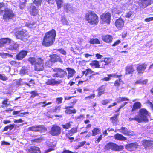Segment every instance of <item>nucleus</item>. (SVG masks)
I'll use <instances>...</instances> for the list:
<instances>
[{
  "label": "nucleus",
  "mask_w": 153,
  "mask_h": 153,
  "mask_svg": "<svg viewBox=\"0 0 153 153\" xmlns=\"http://www.w3.org/2000/svg\"><path fill=\"white\" fill-rule=\"evenodd\" d=\"M11 40L8 38H3L0 39V47L3 46L4 45L9 44Z\"/></svg>",
  "instance_id": "obj_26"
},
{
  "label": "nucleus",
  "mask_w": 153,
  "mask_h": 153,
  "mask_svg": "<svg viewBox=\"0 0 153 153\" xmlns=\"http://www.w3.org/2000/svg\"><path fill=\"white\" fill-rule=\"evenodd\" d=\"M27 51L22 50L19 52L16 55V58L18 60H20L25 58L27 54Z\"/></svg>",
  "instance_id": "obj_17"
},
{
  "label": "nucleus",
  "mask_w": 153,
  "mask_h": 153,
  "mask_svg": "<svg viewBox=\"0 0 153 153\" xmlns=\"http://www.w3.org/2000/svg\"><path fill=\"white\" fill-rule=\"evenodd\" d=\"M134 146V143H132L127 144L126 145L125 147L126 149L130 151H131L133 149Z\"/></svg>",
  "instance_id": "obj_48"
},
{
  "label": "nucleus",
  "mask_w": 153,
  "mask_h": 153,
  "mask_svg": "<svg viewBox=\"0 0 153 153\" xmlns=\"http://www.w3.org/2000/svg\"><path fill=\"white\" fill-rule=\"evenodd\" d=\"M44 69V60L41 58H38L34 65V70L37 71H41Z\"/></svg>",
  "instance_id": "obj_10"
},
{
  "label": "nucleus",
  "mask_w": 153,
  "mask_h": 153,
  "mask_svg": "<svg viewBox=\"0 0 153 153\" xmlns=\"http://www.w3.org/2000/svg\"><path fill=\"white\" fill-rule=\"evenodd\" d=\"M30 93L31 94L30 98H34L35 97L38 96L39 94L35 91H30Z\"/></svg>",
  "instance_id": "obj_51"
},
{
  "label": "nucleus",
  "mask_w": 153,
  "mask_h": 153,
  "mask_svg": "<svg viewBox=\"0 0 153 153\" xmlns=\"http://www.w3.org/2000/svg\"><path fill=\"white\" fill-rule=\"evenodd\" d=\"M85 19L90 25H95L99 22L98 15L94 11H89L85 14Z\"/></svg>",
  "instance_id": "obj_3"
},
{
  "label": "nucleus",
  "mask_w": 153,
  "mask_h": 153,
  "mask_svg": "<svg viewBox=\"0 0 153 153\" xmlns=\"http://www.w3.org/2000/svg\"><path fill=\"white\" fill-rule=\"evenodd\" d=\"M61 108L60 105L56 106L53 109L52 111L53 112L55 113L59 112L61 110Z\"/></svg>",
  "instance_id": "obj_47"
},
{
  "label": "nucleus",
  "mask_w": 153,
  "mask_h": 153,
  "mask_svg": "<svg viewBox=\"0 0 153 153\" xmlns=\"http://www.w3.org/2000/svg\"><path fill=\"white\" fill-rule=\"evenodd\" d=\"M56 51L59 52L61 54L64 55H65L66 54V52L62 48L56 49Z\"/></svg>",
  "instance_id": "obj_56"
},
{
  "label": "nucleus",
  "mask_w": 153,
  "mask_h": 153,
  "mask_svg": "<svg viewBox=\"0 0 153 153\" xmlns=\"http://www.w3.org/2000/svg\"><path fill=\"white\" fill-rule=\"evenodd\" d=\"M72 122H69L66 123L64 124H62V128L65 130L68 129L70 128L71 126V123Z\"/></svg>",
  "instance_id": "obj_42"
},
{
  "label": "nucleus",
  "mask_w": 153,
  "mask_h": 153,
  "mask_svg": "<svg viewBox=\"0 0 153 153\" xmlns=\"http://www.w3.org/2000/svg\"><path fill=\"white\" fill-rule=\"evenodd\" d=\"M66 69L68 73V75L67 76V78L69 79L70 78L73 76L76 72L75 70L70 68H67Z\"/></svg>",
  "instance_id": "obj_28"
},
{
  "label": "nucleus",
  "mask_w": 153,
  "mask_h": 153,
  "mask_svg": "<svg viewBox=\"0 0 153 153\" xmlns=\"http://www.w3.org/2000/svg\"><path fill=\"white\" fill-rule=\"evenodd\" d=\"M14 34L17 38L22 40L26 39L28 35V33L27 31L23 29L16 31Z\"/></svg>",
  "instance_id": "obj_8"
},
{
  "label": "nucleus",
  "mask_w": 153,
  "mask_h": 153,
  "mask_svg": "<svg viewBox=\"0 0 153 153\" xmlns=\"http://www.w3.org/2000/svg\"><path fill=\"white\" fill-rule=\"evenodd\" d=\"M37 59H35V58L33 57H30L29 58V61L32 64H34L36 63Z\"/></svg>",
  "instance_id": "obj_54"
},
{
  "label": "nucleus",
  "mask_w": 153,
  "mask_h": 153,
  "mask_svg": "<svg viewBox=\"0 0 153 153\" xmlns=\"http://www.w3.org/2000/svg\"><path fill=\"white\" fill-rule=\"evenodd\" d=\"M9 99L6 98L4 99L2 102L1 107L2 108L7 107L9 105V104H8L7 102L8 101Z\"/></svg>",
  "instance_id": "obj_40"
},
{
  "label": "nucleus",
  "mask_w": 153,
  "mask_h": 153,
  "mask_svg": "<svg viewBox=\"0 0 153 153\" xmlns=\"http://www.w3.org/2000/svg\"><path fill=\"white\" fill-rule=\"evenodd\" d=\"M62 82L61 80H57L55 78H51L47 79L45 84L47 85L54 86H57Z\"/></svg>",
  "instance_id": "obj_15"
},
{
  "label": "nucleus",
  "mask_w": 153,
  "mask_h": 153,
  "mask_svg": "<svg viewBox=\"0 0 153 153\" xmlns=\"http://www.w3.org/2000/svg\"><path fill=\"white\" fill-rule=\"evenodd\" d=\"M43 140L42 138L40 137L35 139H34L32 140L31 141L32 142L34 143H39Z\"/></svg>",
  "instance_id": "obj_55"
},
{
  "label": "nucleus",
  "mask_w": 153,
  "mask_h": 153,
  "mask_svg": "<svg viewBox=\"0 0 153 153\" xmlns=\"http://www.w3.org/2000/svg\"><path fill=\"white\" fill-rule=\"evenodd\" d=\"M149 113L147 110L145 108L140 109L138 112V115L134 117V120L138 123L145 122L147 123L149 121L148 117Z\"/></svg>",
  "instance_id": "obj_4"
},
{
  "label": "nucleus",
  "mask_w": 153,
  "mask_h": 153,
  "mask_svg": "<svg viewBox=\"0 0 153 153\" xmlns=\"http://www.w3.org/2000/svg\"><path fill=\"white\" fill-rule=\"evenodd\" d=\"M125 22L124 19L121 17H120L115 20L114 24L117 29L120 30L124 27Z\"/></svg>",
  "instance_id": "obj_16"
},
{
  "label": "nucleus",
  "mask_w": 153,
  "mask_h": 153,
  "mask_svg": "<svg viewBox=\"0 0 153 153\" xmlns=\"http://www.w3.org/2000/svg\"><path fill=\"white\" fill-rule=\"evenodd\" d=\"M100 131V129L99 128H94L92 130L91 133V132L89 133V134L86 135L88 137H91L94 136H95L98 134Z\"/></svg>",
  "instance_id": "obj_27"
},
{
  "label": "nucleus",
  "mask_w": 153,
  "mask_h": 153,
  "mask_svg": "<svg viewBox=\"0 0 153 153\" xmlns=\"http://www.w3.org/2000/svg\"><path fill=\"white\" fill-rule=\"evenodd\" d=\"M121 83H122V84L124 83L123 81L121 79L119 78L118 79L115 80L114 83V85L116 87H119Z\"/></svg>",
  "instance_id": "obj_39"
},
{
  "label": "nucleus",
  "mask_w": 153,
  "mask_h": 153,
  "mask_svg": "<svg viewBox=\"0 0 153 153\" xmlns=\"http://www.w3.org/2000/svg\"><path fill=\"white\" fill-rule=\"evenodd\" d=\"M119 114V113L115 114L113 116L110 117V120L112 123L115 125L117 124L118 121V117Z\"/></svg>",
  "instance_id": "obj_30"
},
{
  "label": "nucleus",
  "mask_w": 153,
  "mask_h": 153,
  "mask_svg": "<svg viewBox=\"0 0 153 153\" xmlns=\"http://www.w3.org/2000/svg\"><path fill=\"white\" fill-rule=\"evenodd\" d=\"M104 149L105 150H111L114 151H119L123 150L124 147L122 145H119L116 143L109 142L106 144Z\"/></svg>",
  "instance_id": "obj_6"
},
{
  "label": "nucleus",
  "mask_w": 153,
  "mask_h": 153,
  "mask_svg": "<svg viewBox=\"0 0 153 153\" xmlns=\"http://www.w3.org/2000/svg\"><path fill=\"white\" fill-rule=\"evenodd\" d=\"M132 14L133 12L130 11L126 13V14L125 15V17L127 18H129L132 15Z\"/></svg>",
  "instance_id": "obj_61"
},
{
  "label": "nucleus",
  "mask_w": 153,
  "mask_h": 153,
  "mask_svg": "<svg viewBox=\"0 0 153 153\" xmlns=\"http://www.w3.org/2000/svg\"><path fill=\"white\" fill-rule=\"evenodd\" d=\"M114 138L115 140L119 141H125L127 140L126 137L119 133H117L114 135Z\"/></svg>",
  "instance_id": "obj_31"
},
{
  "label": "nucleus",
  "mask_w": 153,
  "mask_h": 153,
  "mask_svg": "<svg viewBox=\"0 0 153 153\" xmlns=\"http://www.w3.org/2000/svg\"><path fill=\"white\" fill-rule=\"evenodd\" d=\"M61 128L59 126L53 125H52L49 131L50 134L53 136H58L61 134Z\"/></svg>",
  "instance_id": "obj_9"
},
{
  "label": "nucleus",
  "mask_w": 153,
  "mask_h": 153,
  "mask_svg": "<svg viewBox=\"0 0 153 153\" xmlns=\"http://www.w3.org/2000/svg\"><path fill=\"white\" fill-rule=\"evenodd\" d=\"M109 103V100L108 99H104L101 101V104L102 105H106Z\"/></svg>",
  "instance_id": "obj_60"
},
{
  "label": "nucleus",
  "mask_w": 153,
  "mask_h": 153,
  "mask_svg": "<svg viewBox=\"0 0 153 153\" xmlns=\"http://www.w3.org/2000/svg\"><path fill=\"white\" fill-rule=\"evenodd\" d=\"M95 94H93L91 95H89L88 96L85 97V100H87L88 98L89 99H92L94 98L95 97Z\"/></svg>",
  "instance_id": "obj_63"
},
{
  "label": "nucleus",
  "mask_w": 153,
  "mask_h": 153,
  "mask_svg": "<svg viewBox=\"0 0 153 153\" xmlns=\"http://www.w3.org/2000/svg\"><path fill=\"white\" fill-rule=\"evenodd\" d=\"M27 69L25 67H23L20 71V74L22 75H24L27 73Z\"/></svg>",
  "instance_id": "obj_49"
},
{
  "label": "nucleus",
  "mask_w": 153,
  "mask_h": 153,
  "mask_svg": "<svg viewBox=\"0 0 153 153\" xmlns=\"http://www.w3.org/2000/svg\"><path fill=\"white\" fill-rule=\"evenodd\" d=\"M22 79H20L16 81L15 85L16 86V87H19V86L22 85L23 84V83H22ZM24 84L27 85L30 87H31V85L30 84L27 82L24 83Z\"/></svg>",
  "instance_id": "obj_35"
},
{
  "label": "nucleus",
  "mask_w": 153,
  "mask_h": 153,
  "mask_svg": "<svg viewBox=\"0 0 153 153\" xmlns=\"http://www.w3.org/2000/svg\"><path fill=\"white\" fill-rule=\"evenodd\" d=\"M50 59L47 61L45 65L48 67H50L53 65L55 63L59 62L62 63L63 61L60 56L56 54H53L49 56Z\"/></svg>",
  "instance_id": "obj_5"
},
{
  "label": "nucleus",
  "mask_w": 153,
  "mask_h": 153,
  "mask_svg": "<svg viewBox=\"0 0 153 153\" xmlns=\"http://www.w3.org/2000/svg\"><path fill=\"white\" fill-rule=\"evenodd\" d=\"M56 35V31L53 29L46 32L45 33L42 42V45L46 47L51 46L54 43Z\"/></svg>",
  "instance_id": "obj_1"
},
{
  "label": "nucleus",
  "mask_w": 153,
  "mask_h": 153,
  "mask_svg": "<svg viewBox=\"0 0 153 153\" xmlns=\"http://www.w3.org/2000/svg\"><path fill=\"white\" fill-rule=\"evenodd\" d=\"M46 128L42 125H38L32 126L28 128V130L34 132H42L46 131Z\"/></svg>",
  "instance_id": "obj_11"
},
{
  "label": "nucleus",
  "mask_w": 153,
  "mask_h": 153,
  "mask_svg": "<svg viewBox=\"0 0 153 153\" xmlns=\"http://www.w3.org/2000/svg\"><path fill=\"white\" fill-rule=\"evenodd\" d=\"M29 8V12L31 16H35L38 14L39 10L35 6H30Z\"/></svg>",
  "instance_id": "obj_21"
},
{
  "label": "nucleus",
  "mask_w": 153,
  "mask_h": 153,
  "mask_svg": "<svg viewBox=\"0 0 153 153\" xmlns=\"http://www.w3.org/2000/svg\"><path fill=\"white\" fill-rule=\"evenodd\" d=\"M52 103V102H49L48 103H46L45 101H44L43 102H41L39 103V104H43V105H42V107H45L47 105H48L51 104Z\"/></svg>",
  "instance_id": "obj_53"
},
{
  "label": "nucleus",
  "mask_w": 153,
  "mask_h": 153,
  "mask_svg": "<svg viewBox=\"0 0 153 153\" xmlns=\"http://www.w3.org/2000/svg\"><path fill=\"white\" fill-rule=\"evenodd\" d=\"M36 23V22H30L26 23V26L28 27L29 28H34L36 26L35 25Z\"/></svg>",
  "instance_id": "obj_41"
},
{
  "label": "nucleus",
  "mask_w": 153,
  "mask_h": 153,
  "mask_svg": "<svg viewBox=\"0 0 153 153\" xmlns=\"http://www.w3.org/2000/svg\"><path fill=\"white\" fill-rule=\"evenodd\" d=\"M101 62H105V65H111V63H113V59L111 57H105Z\"/></svg>",
  "instance_id": "obj_29"
},
{
  "label": "nucleus",
  "mask_w": 153,
  "mask_h": 153,
  "mask_svg": "<svg viewBox=\"0 0 153 153\" xmlns=\"http://www.w3.org/2000/svg\"><path fill=\"white\" fill-rule=\"evenodd\" d=\"M61 21L63 25H68V22L65 17H62L61 19Z\"/></svg>",
  "instance_id": "obj_52"
},
{
  "label": "nucleus",
  "mask_w": 153,
  "mask_h": 153,
  "mask_svg": "<svg viewBox=\"0 0 153 153\" xmlns=\"http://www.w3.org/2000/svg\"><path fill=\"white\" fill-rule=\"evenodd\" d=\"M147 65L145 63L139 64L136 68V69L139 74H142L144 72L146 68Z\"/></svg>",
  "instance_id": "obj_19"
},
{
  "label": "nucleus",
  "mask_w": 153,
  "mask_h": 153,
  "mask_svg": "<svg viewBox=\"0 0 153 153\" xmlns=\"http://www.w3.org/2000/svg\"><path fill=\"white\" fill-rule=\"evenodd\" d=\"M148 80L147 79H145L142 80L141 79L138 80H137L134 82V84L136 85H146L148 82Z\"/></svg>",
  "instance_id": "obj_34"
},
{
  "label": "nucleus",
  "mask_w": 153,
  "mask_h": 153,
  "mask_svg": "<svg viewBox=\"0 0 153 153\" xmlns=\"http://www.w3.org/2000/svg\"><path fill=\"white\" fill-rule=\"evenodd\" d=\"M63 98L62 97H59L56 98V102L58 104H60L62 103L63 100Z\"/></svg>",
  "instance_id": "obj_58"
},
{
  "label": "nucleus",
  "mask_w": 153,
  "mask_h": 153,
  "mask_svg": "<svg viewBox=\"0 0 153 153\" xmlns=\"http://www.w3.org/2000/svg\"><path fill=\"white\" fill-rule=\"evenodd\" d=\"M116 100L117 101L116 102L117 103H119L123 101H128L129 99L127 97H119L116 99Z\"/></svg>",
  "instance_id": "obj_36"
},
{
  "label": "nucleus",
  "mask_w": 153,
  "mask_h": 153,
  "mask_svg": "<svg viewBox=\"0 0 153 153\" xmlns=\"http://www.w3.org/2000/svg\"><path fill=\"white\" fill-rule=\"evenodd\" d=\"M0 56L2 58L5 59L7 57L10 58H13V55L7 53H4L3 52L0 53Z\"/></svg>",
  "instance_id": "obj_37"
},
{
  "label": "nucleus",
  "mask_w": 153,
  "mask_h": 153,
  "mask_svg": "<svg viewBox=\"0 0 153 153\" xmlns=\"http://www.w3.org/2000/svg\"><path fill=\"white\" fill-rule=\"evenodd\" d=\"M28 152L30 153H41V152L39 147L33 146L30 147L28 149Z\"/></svg>",
  "instance_id": "obj_23"
},
{
  "label": "nucleus",
  "mask_w": 153,
  "mask_h": 153,
  "mask_svg": "<svg viewBox=\"0 0 153 153\" xmlns=\"http://www.w3.org/2000/svg\"><path fill=\"white\" fill-rule=\"evenodd\" d=\"M18 48V45L16 44H14L13 45H10L9 47V49L12 51L17 50Z\"/></svg>",
  "instance_id": "obj_43"
},
{
  "label": "nucleus",
  "mask_w": 153,
  "mask_h": 153,
  "mask_svg": "<svg viewBox=\"0 0 153 153\" xmlns=\"http://www.w3.org/2000/svg\"><path fill=\"white\" fill-rule=\"evenodd\" d=\"M89 65L93 68H101L99 61L96 60L91 61Z\"/></svg>",
  "instance_id": "obj_24"
},
{
  "label": "nucleus",
  "mask_w": 153,
  "mask_h": 153,
  "mask_svg": "<svg viewBox=\"0 0 153 153\" xmlns=\"http://www.w3.org/2000/svg\"><path fill=\"white\" fill-rule=\"evenodd\" d=\"M111 15L109 12H105L100 16L101 20L107 24H109L111 20Z\"/></svg>",
  "instance_id": "obj_14"
},
{
  "label": "nucleus",
  "mask_w": 153,
  "mask_h": 153,
  "mask_svg": "<svg viewBox=\"0 0 153 153\" xmlns=\"http://www.w3.org/2000/svg\"><path fill=\"white\" fill-rule=\"evenodd\" d=\"M82 74L81 77L83 76L84 75H85V76H87L89 74H91L90 76V77L95 78L94 76L97 75H99V72H95L93 71L90 68H88L85 70L83 71H82ZM81 77L79 76L76 77V78H78Z\"/></svg>",
  "instance_id": "obj_13"
},
{
  "label": "nucleus",
  "mask_w": 153,
  "mask_h": 153,
  "mask_svg": "<svg viewBox=\"0 0 153 153\" xmlns=\"http://www.w3.org/2000/svg\"><path fill=\"white\" fill-rule=\"evenodd\" d=\"M5 7V4L0 2V15H1L4 12L3 15V19L5 21H8L13 19L15 17V14L13 11L11 9L7 8L4 10L3 9Z\"/></svg>",
  "instance_id": "obj_2"
},
{
  "label": "nucleus",
  "mask_w": 153,
  "mask_h": 153,
  "mask_svg": "<svg viewBox=\"0 0 153 153\" xmlns=\"http://www.w3.org/2000/svg\"><path fill=\"white\" fill-rule=\"evenodd\" d=\"M142 145L146 149L151 147L153 145V141L147 140L143 141Z\"/></svg>",
  "instance_id": "obj_22"
},
{
  "label": "nucleus",
  "mask_w": 153,
  "mask_h": 153,
  "mask_svg": "<svg viewBox=\"0 0 153 153\" xmlns=\"http://www.w3.org/2000/svg\"><path fill=\"white\" fill-rule=\"evenodd\" d=\"M73 108V106H66L65 108V112L68 114H75L76 113V110L74 108L71 109V108Z\"/></svg>",
  "instance_id": "obj_25"
},
{
  "label": "nucleus",
  "mask_w": 153,
  "mask_h": 153,
  "mask_svg": "<svg viewBox=\"0 0 153 153\" xmlns=\"http://www.w3.org/2000/svg\"><path fill=\"white\" fill-rule=\"evenodd\" d=\"M108 77H105L102 79V80L103 81H110L111 79V78L109 75V74H108L107 75Z\"/></svg>",
  "instance_id": "obj_62"
},
{
  "label": "nucleus",
  "mask_w": 153,
  "mask_h": 153,
  "mask_svg": "<svg viewBox=\"0 0 153 153\" xmlns=\"http://www.w3.org/2000/svg\"><path fill=\"white\" fill-rule=\"evenodd\" d=\"M78 153L77 152H73L69 150H64L62 153Z\"/></svg>",
  "instance_id": "obj_64"
},
{
  "label": "nucleus",
  "mask_w": 153,
  "mask_h": 153,
  "mask_svg": "<svg viewBox=\"0 0 153 153\" xmlns=\"http://www.w3.org/2000/svg\"><path fill=\"white\" fill-rule=\"evenodd\" d=\"M43 0H34L33 2L36 6H40Z\"/></svg>",
  "instance_id": "obj_46"
},
{
  "label": "nucleus",
  "mask_w": 153,
  "mask_h": 153,
  "mask_svg": "<svg viewBox=\"0 0 153 153\" xmlns=\"http://www.w3.org/2000/svg\"><path fill=\"white\" fill-rule=\"evenodd\" d=\"M56 4L57 9H59L61 8L62 6V4L63 3V0H55ZM47 1L48 4H53L54 3V0H47Z\"/></svg>",
  "instance_id": "obj_20"
},
{
  "label": "nucleus",
  "mask_w": 153,
  "mask_h": 153,
  "mask_svg": "<svg viewBox=\"0 0 153 153\" xmlns=\"http://www.w3.org/2000/svg\"><path fill=\"white\" fill-rule=\"evenodd\" d=\"M89 43L92 44H100V40L97 38L91 39L89 41Z\"/></svg>",
  "instance_id": "obj_38"
},
{
  "label": "nucleus",
  "mask_w": 153,
  "mask_h": 153,
  "mask_svg": "<svg viewBox=\"0 0 153 153\" xmlns=\"http://www.w3.org/2000/svg\"><path fill=\"white\" fill-rule=\"evenodd\" d=\"M121 42L120 40H117L114 42L111 45L113 47H115L118 45Z\"/></svg>",
  "instance_id": "obj_59"
},
{
  "label": "nucleus",
  "mask_w": 153,
  "mask_h": 153,
  "mask_svg": "<svg viewBox=\"0 0 153 153\" xmlns=\"http://www.w3.org/2000/svg\"><path fill=\"white\" fill-rule=\"evenodd\" d=\"M120 130L122 131V134L127 136L133 135V133L130 131H128L127 128L123 127H121Z\"/></svg>",
  "instance_id": "obj_33"
},
{
  "label": "nucleus",
  "mask_w": 153,
  "mask_h": 153,
  "mask_svg": "<svg viewBox=\"0 0 153 153\" xmlns=\"http://www.w3.org/2000/svg\"><path fill=\"white\" fill-rule=\"evenodd\" d=\"M78 128L77 127H73L69 130L67 133L66 134V137L68 140H71V142H73V140L74 139V137H71V136L77 132Z\"/></svg>",
  "instance_id": "obj_12"
},
{
  "label": "nucleus",
  "mask_w": 153,
  "mask_h": 153,
  "mask_svg": "<svg viewBox=\"0 0 153 153\" xmlns=\"http://www.w3.org/2000/svg\"><path fill=\"white\" fill-rule=\"evenodd\" d=\"M98 91H100L103 92H105V88L104 85H102L98 89Z\"/></svg>",
  "instance_id": "obj_57"
},
{
  "label": "nucleus",
  "mask_w": 153,
  "mask_h": 153,
  "mask_svg": "<svg viewBox=\"0 0 153 153\" xmlns=\"http://www.w3.org/2000/svg\"><path fill=\"white\" fill-rule=\"evenodd\" d=\"M53 71L56 72L52 75L54 77L64 78L67 75L66 71L60 68H55L53 69Z\"/></svg>",
  "instance_id": "obj_7"
},
{
  "label": "nucleus",
  "mask_w": 153,
  "mask_h": 153,
  "mask_svg": "<svg viewBox=\"0 0 153 153\" xmlns=\"http://www.w3.org/2000/svg\"><path fill=\"white\" fill-rule=\"evenodd\" d=\"M141 106V104L139 102H134V110L140 109Z\"/></svg>",
  "instance_id": "obj_50"
},
{
  "label": "nucleus",
  "mask_w": 153,
  "mask_h": 153,
  "mask_svg": "<svg viewBox=\"0 0 153 153\" xmlns=\"http://www.w3.org/2000/svg\"><path fill=\"white\" fill-rule=\"evenodd\" d=\"M126 71L127 73L129 74L132 73L134 71L132 66H128L126 68Z\"/></svg>",
  "instance_id": "obj_45"
},
{
  "label": "nucleus",
  "mask_w": 153,
  "mask_h": 153,
  "mask_svg": "<svg viewBox=\"0 0 153 153\" xmlns=\"http://www.w3.org/2000/svg\"><path fill=\"white\" fill-rule=\"evenodd\" d=\"M102 39L104 42L107 44H111L112 42L113 38L112 36L107 34L102 36Z\"/></svg>",
  "instance_id": "obj_18"
},
{
  "label": "nucleus",
  "mask_w": 153,
  "mask_h": 153,
  "mask_svg": "<svg viewBox=\"0 0 153 153\" xmlns=\"http://www.w3.org/2000/svg\"><path fill=\"white\" fill-rule=\"evenodd\" d=\"M149 1L148 0H141V3L142 6L144 7H146L150 5Z\"/></svg>",
  "instance_id": "obj_44"
},
{
  "label": "nucleus",
  "mask_w": 153,
  "mask_h": 153,
  "mask_svg": "<svg viewBox=\"0 0 153 153\" xmlns=\"http://www.w3.org/2000/svg\"><path fill=\"white\" fill-rule=\"evenodd\" d=\"M15 124L14 123L10 124L6 126L3 129L2 131V132L7 131L8 129L11 131L15 128Z\"/></svg>",
  "instance_id": "obj_32"
}]
</instances>
